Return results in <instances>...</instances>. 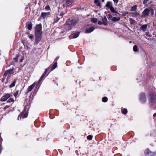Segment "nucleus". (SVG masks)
<instances>
[{"label":"nucleus","mask_w":156,"mask_h":156,"mask_svg":"<svg viewBox=\"0 0 156 156\" xmlns=\"http://www.w3.org/2000/svg\"><path fill=\"white\" fill-rule=\"evenodd\" d=\"M147 28V25L146 24L143 25L140 27V29L144 32L146 31Z\"/></svg>","instance_id":"13"},{"label":"nucleus","mask_w":156,"mask_h":156,"mask_svg":"<svg viewBox=\"0 0 156 156\" xmlns=\"http://www.w3.org/2000/svg\"><path fill=\"white\" fill-rule=\"evenodd\" d=\"M63 3V6H68L72 4L74 0H62Z\"/></svg>","instance_id":"3"},{"label":"nucleus","mask_w":156,"mask_h":156,"mask_svg":"<svg viewBox=\"0 0 156 156\" xmlns=\"http://www.w3.org/2000/svg\"><path fill=\"white\" fill-rule=\"evenodd\" d=\"M110 10H111V11L114 13H117V14H119V13L117 12V11H115L114 8L113 7H111L110 8Z\"/></svg>","instance_id":"16"},{"label":"nucleus","mask_w":156,"mask_h":156,"mask_svg":"<svg viewBox=\"0 0 156 156\" xmlns=\"http://www.w3.org/2000/svg\"><path fill=\"white\" fill-rule=\"evenodd\" d=\"M18 57H19V56H17L15 58H14V60L16 62H17Z\"/></svg>","instance_id":"34"},{"label":"nucleus","mask_w":156,"mask_h":156,"mask_svg":"<svg viewBox=\"0 0 156 156\" xmlns=\"http://www.w3.org/2000/svg\"><path fill=\"white\" fill-rule=\"evenodd\" d=\"M94 29V27H91L87 29L85 32L86 33H89L93 31Z\"/></svg>","instance_id":"11"},{"label":"nucleus","mask_w":156,"mask_h":156,"mask_svg":"<svg viewBox=\"0 0 156 156\" xmlns=\"http://www.w3.org/2000/svg\"><path fill=\"white\" fill-rule=\"evenodd\" d=\"M102 21L103 22V23L105 26H106L108 25L107 23V18L105 16H104L103 18H102Z\"/></svg>","instance_id":"12"},{"label":"nucleus","mask_w":156,"mask_h":156,"mask_svg":"<svg viewBox=\"0 0 156 156\" xmlns=\"http://www.w3.org/2000/svg\"><path fill=\"white\" fill-rule=\"evenodd\" d=\"M112 2L110 1L108 2L106 5V6L107 7V8H109L110 9V8L111 7H112Z\"/></svg>","instance_id":"14"},{"label":"nucleus","mask_w":156,"mask_h":156,"mask_svg":"<svg viewBox=\"0 0 156 156\" xmlns=\"http://www.w3.org/2000/svg\"><path fill=\"white\" fill-rule=\"evenodd\" d=\"M108 101V98L106 97H103L102 98V101L104 102H106Z\"/></svg>","instance_id":"24"},{"label":"nucleus","mask_w":156,"mask_h":156,"mask_svg":"<svg viewBox=\"0 0 156 156\" xmlns=\"http://www.w3.org/2000/svg\"><path fill=\"white\" fill-rule=\"evenodd\" d=\"M149 1V0H144L143 2V4L144 5L146 4Z\"/></svg>","instance_id":"32"},{"label":"nucleus","mask_w":156,"mask_h":156,"mask_svg":"<svg viewBox=\"0 0 156 156\" xmlns=\"http://www.w3.org/2000/svg\"><path fill=\"white\" fill-rule=\"evenodd\" d=\"M10 97L11 95L10 94L7 93L2 97L0 101H5Z\"/></svg>","instance_id":"5"},{"label":"nucleus","mask_w":156,"mask_h":156,"mask_svg":"<svg viewBox=\"0 0 156 156\" xmlns=\"http://www.w3.org/2000/svg\"><path fill=\"white\" fill-rule=\"evenodd\" d=\"M9 106L6 105L4 108V109H6L9 108Z\"/></svg>","instance_id":"40"},{"label":"nucleus","mask_w":156,"mask_h":156,"mask_svg":"<svg viewBox=\"0 0 156 156\" xmlns=\"http://www.w3.org/2000/svg\"><path fill=\"white\" fill-rule=\"evenodd\" d=\"M137 7V5H134L133 6L131 7V11H135L136 9V8Z\"/></svg>","instance_id":"19"},{"label":"nucleus","mask_w":156,"mask_h":156,"mask_svg":"<svg viewBox=\"0 0 156 156\" xmlns=\"http://www.w3.org/2000/svg\"><path fill=\"white\" fill-rule=\"evenodd\" d=\"M21 116H20V115H19L18 117V120H20V119H21Z\"/></svg>","instance_id":"42"},{"label":"nucleus","mask_w":156,"mask_h":156,"mask_svg":"<svg viewBox=\"0 0 156 156\" xmlns=\"http://www.w3.org/2000/svg\"><path fill=\"white\" fill-rule=\"evenodd\" d=\"M151 2H152L151 1H150V2H149L148 4H150L151 3Z\"/></svg>","instance_id":"49"},{"label":"nucleus","mask_w":156,"mask_h":156,"mask_svg":"<svg viewBox=\"0 0 156 156\" xmlns=\"http://www.w3.org/2000/svg\"><path fill=\"white\" fill-rule=\"evenodd\" d=\"M16 83V80H14L12 83L9 86L10 88H12L15 86Z\"/></svg>","instance_id":"18"},{"label":"nucleus","mask_w":156,"mask_h":156,"mask_svg":"<svg viewBox=\"0 0 156 156\" xmlns=\"http://www.w3.org/2000/svg\"><path fill=\"white\" fill-rule=\"evenodd\" d=\"M19 91H17L16 92L14 93L13 94L16 97L18 94Z\"/></svg>","instance_id":"33"},{"label":"nucleus","mask_w":156,"mask_h":156,"mask_svg":"<svg viewBox=\"0 0 156 156\" xmlns=\"http://www.w3.org/2000/svg\"><path fill=\"white\" fill-rule=\"evenodd\" d=\"M122 112L123 114H126L127 112V110L126 109L124 108L122 111Z\"/></svg>","instance_id":"25"},{"label":"nucleus","mask_w":156,"mask_h":156,"mask_svg":"<svg viewBox=\"0 0 156 156\" xmlns=\"http://www.w3.org/2000/svg\"><path fill=\"white\" fill-rule=\"evenodd\" d=\"M45 9L47 11H48L49 10H50V8L49 6V5L46 6L45 7Z\"/></svg>","instance_id":"30"},{"label":"nucleus","mask_w":156,"mask_h":156,"mask_svg":"<svg viewBox=\"0 0 156 156\" xmlns=\"http://www.w3.org/2000/svg\"><path fill=\"white\" fill-rule=\"evenodd\" d=\"M14 100L12 98H9L7 101V102L11 103L14 102Z\"/></svg>","instance_id":"27"},{"label":"nucleus","mask_w":156,"mask_h":156,"mask_svg":"<svg viewBox=\"0 0 156 156\" xmlns=\"http://www.w3.org/2000/svg\"><path fill=\"white\" fill-rule=\"evenodd\" d=\"M115 3H117L118 2L119 0H113Z\"/></svg>","instance_id":"38"},{"label":"nucleus","mask_w":156,"mask_h":156,"mask_svg":"<svg viewBox=\"0 0 156 156\" xmlns=\"http://www.w3.org/2000/svg\"><path fill=\"white\" fill-rule=\"evenodd\" d=\"M131 42H132V41H129V43H131Z\"/></svg>","instance_id":"50"},{"label":"nucleus","mask_w":156,"mask_h":156,"mask_svg":"<svg viewBox=\"0 0 156 156\" xmlns=\"http://www.w3.org/2000/svg\"><path fill=\"white\" fill-rule=\"evenodd\" d=\"M150 10L147 8L146 9L142 12V16L145 17L148 16L150 14Z\"/></svg>","instance_id":"4"},{"label":"nucleus","mask_w":156,"mask_h":156,"mask_svg":"<svg viewBox=\"0 0 156 156\" xmlns=\"http://www.w3.org/2000/svg\"><path fill=\"white\" fill-rule=\"evenodd\" d=\"M79 22V20L76 19H68L66 24L63 27L65 30L61 33H63L65 32V30H71Z\"/></svg>","instance_id":"1"},{"label":"nucleus","mask_w":156,"mask_h":156,"mask_svg":"<svg viewBox=\"0 0 156 156\" xmlns=\"http://www.w3.org/2000/svg\"><path fill=\"white\" fill-rule=\"evenodd\" d=\"M133 50L135 52H136L138 51V47L136 45H135L133 47Z\"/></svg>","instance_id":"22"},{"label":"nucleus","mask_w":156,"mask_h":156,"mask_svg":"<svg viewBox=\"0 0 156 156\" xmlns=\"http://www.w3.org/2000/svg\"><path fill=\"white\" fill-rule=\"evenodd\" d=\"M23 59H21L20 60V62H23Z\"/></svg>","instance_id":"46"},{"label":"nucleus","mask_w":156,"mask_h":156,"mask_svg":"<svg viewBox=\"0 0 156 156\" xmlns=\"http://www.w3.org/2000/svg\"><path fill=\"white\" fill-rule=\"evenodd\" d=\"M56 19V20H57V18L56 17V18H55Z\"/></svg>","instance_id":"53"},{"label":"nucleus","mask_w":156,"mask_h":156,"mask_svg":"<svg viewBox=\"0 0 156 156\" xmlns=\"http://www.w3.org/2000/svg\"><path fill=\"white\" fill-rule=\"evenodd\" d=\"M114 15V16H116V15H115V14H114V15Z\"/></svg>","instance_id":"52"},{"label":"nucleus","mask_w":156,"mask_h":156,"mask_svg":"<svg viewBox=\"0 0 156 156\" xmlns=\"http://www.w3.org/2000/svg\"><path fill=\"white\" fill-rule=\"evenodd\" d=\"M47 72V71H45L44 72V73L43 74H44V75H45V74H46Z\"/></svg>","instance_id":"44"},{"label":"nucleus","mask_w":156,"mask_h":156,"mask_svg":"<svg viewBox=\"0 0 156 156\" xmlns=\"http://www.w3.org/2000/svg\"><path fill=\"white\" fill-rule=\"evenodd\" d=\"M97 20V19L96 18H93L91 19V22L94 23H96Z\"/></svg>","instance_id":"20"},{"label":"nucleus","mask_w":156,"mask_h":156,"mask_svg":"<svg viewBox=\"0 0 156 156\" xmlns=\"http://www.w3.org/2000/svg\"><path fill=\"white\" fill-rule=\"evenodd\" d=\"M79 32L77 31L73 32L70 35V37L71 38H76L79 36Z\"/></svg>","instance_id":"7"},{"label":"nucleus","mask_w":156,"mask_h":156,"mask_svg":"<svg viewBox=\"0 0 156 156\" xmlns=\"http://www.w3.org/2000/svg\"><path fill=\"white\" fill-rule=\"evenodd\" d=\"M45 75H44V74H43L42 76H41V79H43V78H44V77Z\"/></svg>","instance_id":"41"},{"label":"nucleus","mask_w":156,"mask_h":156,"mask_svg":"<svg viewBox=\"0 0 156 156\" xmlns=\"http://www.w3.org/2000/svg\"><path fill=\"white\" fill-rule=\"evenodd\" d=\"M151 151L149 150L148 149H147L144 152V154L145 155H147L149 154V153H151Z\"/></svg>","instance_id":"23"},{"label":"nucleus","mask_w":156,"mask_h":156,"mask_svg":"<svg viewBox=\"0 0 156 156\" xmlns=\"http://www.w3.org/2000/svg\"><path fill=\"white\" fill-rule=\"evenodd\" d=\"M32 24L31 23H30L28 26V29L30 30L32 28Z\"/></svg>","instance_id":"26"},{"label":"nucleus","mask_w":156,"mask_h":156,"mask_svg":"<svg viewBox=\"0 0 156 156\" xmlns=\"http://www.w3.org/2000/svg\"><path fill=\"white\" fill-rule=\"evenodd\" d=\"M98 24L100 25H101L102 24H103V22H102L100 21H98Z\"/></svg>","instance_id":"36"},{"label":"nucleus","mask_w":156,"mask_h":156,"mask_svg":"<svg viewBox=\"0 0 156 156\" xmlns=\"http://www.w3.org/2000/svg\"><path fill=\"white\" fill-rule=\"evenodd\" d=\"M94 2L95 4H96L98 6H100L101 4L99 2L98 0H95Z\"/></svg>","instance_id":"21"},{"label":"nucleus","mask_w":156,"mask_h":156,"mask_svg":"<svg viewBox=\"0 0 156 156\" xmlns=\"http://www.w3.org/2000/svg\"><path fill=\"white\" fill-rule=\"evenodd\" d=\"M153 100H154V98Z\"/></svg>","instance_id":"54"},{"label":"nucleus","mask_w":156,"mask_h":156,"mask_svg":"<svg viewBox=\"0 0 156 156\" xmlns=\"http://www.w3.org/2000/svg\"><path fill=\"white\" fill-rule=\"evenodd\" d=\"M50 15V12H43L41 13V16H42L43 18H45V17L47 16H48Z\"/></svg>","instance_id":"10"},{"label":"nucleus","mask_w":156,"mask_h":156,"mask_svg":"<svg viewBox=\"0 0 156 156\" xmlns=\"http://www.w3.org/2000/svg\"><path fill=\"white\" fill-rule=\"evenodd\" d=\"M28 116V114L27 113H25L24 115L23 116V118H26Z\"/></svg>","instance_id":"37"},{"label":"nucleus","mask_w":156,"mask_h":156,"mask_svg":"<svg viewBox=\"0 0 156 156\" xmlns=\"http://www.w3.org/2000/svg\"><path fill=\"white\" fill-rule=\"evenodd\" d=\"M41 28L42 25L41 24L36 26L35 32L36 36L38 37H39L42 34Z\"/></svg>","instance_id":"2"},{"label":"nucleus","mask_w":156,"mask_h":156,"mask_svg":"<svg viewBox=\"0 0 156 156\" xmlns=\"http://www.w3.org/2000/svg\"><path fill=\"white\" fill-rule=\"evenodd\" d=\"M57 66V62H55L54 64L53 65L52 67L51 68V71L52 70H53L55 69Z\"/></svg>","instance_id":"17"},{"label":"nucleus","mask_w":156,"mask_h":156,"mask_svg":"<svg viewBox=\"0 0 156 156\" xmlns=\"http://www.w3.org/2000/svg\"><path fill=\"white\" fill-rule=\"evenodd\" d=\"M120 19V18L119 17H114L112 18L111 19V20L113 22H116V21H118Z\"/></svg>","instance_id":"15"},{"label":"nucleus","mask_w":156,"mask_h":156,"mask_svg":"<svg viewBox=\"0 0 156 156\" xmlns=\"http://www.w3.org/2000/svg\"><path fill=\"white\" fill-rule=\"evenodd\" d=\"M146 35H147V37H150V36H149L148 34H146Z\"/></svg>","instance_id":"47"},{"label":"nucleus","mask_w":156,"mask_h":156,"mask_svg":"<svg viewBox=\"0 0 156 156\" xmlns=\"http://www.w3.org/2000/svg\"><path fill=\"white\" fill-rule=\"evenodd\" d=\"M10 71H12V70H7L6 71L4 74V76H6L8 73H10Z\"/></svg>","instance_id":"31"},{"label":"nucleus","mask_w":156,"mask_h":156,"mask_svg":"<svg viewBox=\"0 0 156 156\" xmlns=\"http://www.w3.org/2000/svg\"><path fill=\"white\" fill-rule=\"evenodd\" d=\"M42 79H41V78L40 77V79L39 80V81H41L42 80Z\"/></svg>","instance_id":"48"},{"label":"nucleus","mask_w":156,"mask_h":156,"mask_svg":"<svg viewBox=\"0 0 156 156\" xmlns=\"http://www.w3.org/2000/svg\"><path fill=\"white\" fill-rule=\"evenodd\" d=\"M41 81H39V80L38 81L37 84V86L39 84V83L41 82Z\"/></svg>","instance_id":"45"},{"label":"nucleus","mask_w":156,"mask_h":156,"mask_svg":"<svg viewBox=\"0 0 156 156\" xmlns=\"http://www.w3.org/2000/svg\"><path fill=\"white\" fill-rule=\"evenodd\" d=\"M33 37L34 36L32 34L29 35V37L30 39H32L33 38Z\"/></svg>","instance_id":"35"},{"label":"nucleus","mask_w":156,"mask_h":156,"mask_svg":"<svg viewBox=\"0 0 156 156\" xmlns=\"http://www.w3.org/2000/svg\"><path fill=\"white\" fill-rule=\"evenodd\" d=\"M2 150V147L1 145H0V154H1Z\"/></svg>","instance_id":"39"},{"label":"nucleus","mask_w":156,"mask_h":156,"mask_svg":"<svg viewBox=\"0 0 156 156\" xmlns=\"http://www.w3.org/2000/svg\"><path fill=\"white\" fill-rule=\"evenodd\" d=\"M35 85V83H34L32 85H31L30 86L28 87V88L27 89V93H28L29 92L31 91L33 89H34Z\"/></svg>","instance_id":"9"},{"label":"nucleus","mask_w":156,"mask_h":156,"mask_svg":"<svg viewBox=\"0 0 156 156\" xmlns=\"http://www.w3.org/2000/svg\"><path fill=\"white\" fill-rule=\"evenodd\" d=\"M92 136L91 135H88L87 136V139L88 140H91L92 139Z\"/></svg>","instance_id":"28"},{"label":"nucleus","mask_w":156,"mask_h":156,"mask_svg":"<svg viewBox=\"0 0 156 156\" xmlns=\"http://www.w3.org/2000/svg\"><path fill=\"white\" fill-rule=\"evenodd\" d=\"M107 17L109 20H111L113 18L112 16L110 14H108Z\"/></svg>","instance_id":"29"},{"label":"nucleus","mask_w":156,"mask_h":156,"mask_svg":"<svg viewBox=\"0 0 156 156\" xmlns=\"http://www.w3.org/2000/svg\"><path fill=\"white\" fill-rule=\"evenodd\" d=\"M102 2H104L105 1V0H101Z\"/></svg>","instance_id":"51"},{"label":"nucleus","mask_w":156,"mask_h":156,"mask_svg":"<svg viewBox=\"0 0 156 156\" xmlns=\"http://www.w3.org/2000/svg\"><path fill=\"white\" fill-rule=\"evenodd\" d=\"M49 69V67H48V68H47L46 69H45V71H48Z\"/></svg>","instance_id":"43"},{"label":"nucleus","mask_w":156,"mask_h":156,"mask_svg":"<svg viewBox=\"0 0 156 156\" xmlns=\"http://www.w3.org/2000/svg\"><path fill=\"white\" fill-rule=\"evenodd\" d=\"M140 100L142 102H144L146 101V98L145 94L143 93H141L140 94Z\"/></svg>","instance_id":"6"},{"label":"nucleus","mask_w":156,"mask_h":156,"mask_svg":"<svg viewBox=\"0 0 156 156\" xmlns=\"http://www.w3.org/2000/svg\"><path fill=\"white\" fill-rule=\"evenodd\" d=\"M64 14L63 13H62L56 16L57 20H56V19L55 18L54 23H56L57 22L60 18H62V16Z\"/></svg>","instance_id":"8"}]
</instances>
